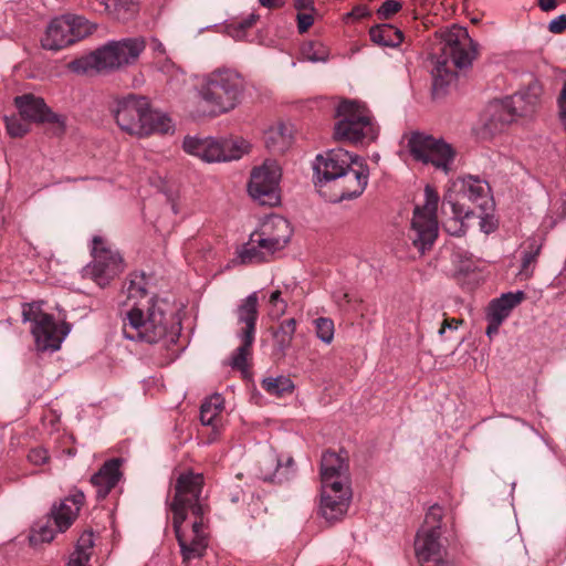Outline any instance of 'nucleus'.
<instances>
[{"mask_svg":"<svg viewBox=\"0 0 566 566\" xmlns=\"http://www.w3.org/2000/svg\"><path fill=\"white\" fill-rule=\"evenodd\" d=\"M452 211H453L454 218L451 220H448L444 223V228L449 233H451L453 235H461L462 233H464V230H463V223L460 222L459 220L462 218H470L471 216L474 214V211L470 210V209H464L463 205H460V203H452Z\"/></svg>","mask_w":566,"mask_h":566,"instance_id":"36","label":"nucleus"},{"mask_svg":"<svg viewBox=\"0 0 566 566\" xmlns=\"http://www.w3.org/2000/svg\"><path fill=\"white\" fill-rule=\"evenodd\" d=\"M441 36V54L432 71L436 90L449 84L454 78L457 69L471 65L478 53L476 43L463 27L454 24L444 30Z\"/></svg>","mask_w":566,"mask_h":566,"instance_id":"5","label":"nucleus"},{"mask_svg":"<svg viewBox=\"0 0 566 566\" xmlns=\"http://www.w3.org/2000/svg\"><path fill=\"white\" fill-rule=\"evenodd\" d=\"M304 60L310 62H325L328 59V49L319 42H308L301 50Z\"/></svg>","mask_w":566,"mask_h":566,"instance_id":"38","label":"nucleus"},{"mask_svg":"<svg viewBox=\"0 0 566 566\" xmlns=\"http://www.w3.org/2000/svg\"><path fill=\"white\" fill-rule=\"evenodd\" d=\"M258 19L259 15L251 13L247 18L233 21L227 27L228 33L235 40H243L245 36V31L252 28Z\"/></svg>","mask_w":566,"mask_h":566,"instance_id":"40","label":"nucleus"},{"mask_svg":"<svg viewBox=\"0 0 566 566\" xmlns=\"http://www.w3.org/2000/svg\"><path fill=\"white\" fill-rule=\"evenodd\" d=\"M262 388L272 396L283 397L294 390L293 381L286 376L268 377L262 380Z\"/></svg>","mask_w":566,"mask_h":566,"instance_id":"34","label":"nucleus"},{"mask_svg":"<svg viewBox=\"0 0 566 566\" xmlns=\"http://www.w3.org/2000/svg\"><path fill=\"white\" fill-rule=\"evenodd\" d=\"M407 149L413 160L432 165L436 169L449 174L452 169L455 150L442 138H436L421 132L405 135Z\"/></svg>","mask_w":566,"mask_h":566,"instance_id":"12","label":"nucleus"},{"mask_svg":"<svg viewBox=\"0 0 566 566\" xmlns=\"http://www.w3.org/2000/svg\"><path fill=\"white\" fill-rule=\"evenodd\" d=\"M486 317H488L486 335L489 337H492L493 335L497 334L499 328L503 322L500 321V318H494L490 315H486Z\"/></svg>","mask_w":566,"mask_h":566,"instance_id":"54","label":"nucleus"},{"mask_svg":"<svg viewBox=\"0 0 566 566\" xmlns=\"http://www.w3.org/2000/svg\"><path fill=\"white\" fill-rule=\"evenodd\" d=\"M241 340L240 346L234 350L231 357V366L238 370H244L248 367V360L252 356V346L255 336L238 334Z\"/></svg>","mask_w":566,"mask_h":566,"instance_id":"32","label":"nucleus"},{"mask_svg":"<svg viewBox=\"0 0 566 566\" xmlns=\"http://www.w3.org/2000/svg\"><path fill=\"white\" fill-rule=\"evenodd\" d=\"M128 308L122 312V329L125 338L156 344L161 340L176 343L180 325L172 317L168 301L147 297L144 276L135 275L127 286Z\"/></svg>","mask_w":566,"mask_h":566,"instance_id":"2","label":"nucleus"},{"mask_svg":"<svg viewBox=\"0 0 566 566\" xmlns=\"http://www.w3.org/2000/svg\"><path fill=\"white\" fill-rule=\"evenodd\" d=\"M538 6L543 11H551L556 8V0H538Z\"/></svg>","mask_w":566,"mask_h":566,"instance_id":"57","label":"nucleus"},{"mask_svg":"<svg viewBox=\"0 0 566 566\" xmlns=\"http://www.w3.org/2000/svg\"><path fill=\"white\" fill-rule=\"evenodd\" d=\"M322 488L350 486L347 453L326 451L321 460Z\"/></svg>","mask_w":566,"mask_h":566,"instance_id":"18","label":"nucleus"},{"mask_svg":"<svg viewBox=\"0 0 566 566\" xmlns=\"http://www.w3.org/2000/svg\"><path fill=\"white\" fill-rule=\"evenodd\" d=\"M416 555L419 563L440 560L446 556V548L441 542V532L420 528L415 542Z\"/></svg>","mask_w":566,"mask_h":566,"instance_id":"22","label":"nucleus"},{"mask_svg":"<svg viewBox=\"0 0 566 566\" xmlns=\"http://www.w3.org/2000/svg\"><path fill=\"white\" fill-rule=\"evenodd\" d=\"M462 323L461 319H457V318H444L441 323V326L438 331V334L440 336H443L444 333H446V329L449 328V329H458L459 325Z\"/></svg>","mask_w":566,"mask_h":566,"instance_id":"53","label":"nucleus"},{"mask_svg":"<svg viewBox=\"0 0 566 566\" xmlns=\"http://www.w3.org/2000/svg\"><path fill=\"white\" fill-rule=\"evenodd\" d=\"M118 127L137 137H146L151 134L174 133L171 118L159 111L153 109L147 97L128 94L117 99L112 109Z\"/></svg>","mask_w":566,"mask_h":566,"instance_id":"4","label":"nucleus"},{"mask_svg":"<svg viewBox=\"0 0 566 566\" xmlns=\"http://www.w3.org/2000/svg\"><path fill=\"white\" fill-rule=\"evenodd\" d=\"M559 118L566 129V82L558 96Z\"/></svg>","mask_w":566,"mask_h":566,"instance_id":"52","label":"nucleus"},{"mask_svg":"<svg viewBox=\"0 0 566 566\" xmlns=\"http://www.w3.org/2000/svg\"><path fill=\"white\" fill-rule=\"evenodd\" d=\"M525 297L524 292L505 293L501 297L493 300L490 303L488 315L500 318L504 322L509 317L511 311L517 306Z\"/></svg>","mask_w":566,"mask_h":566,"instance_id":"28","label":"nucleus"},{"mask_svg":"<svg viewBox=\"0 0 566 566\" xmlns=\"http://www.w3.org/2000/svg\"><path fill=\"white\" fill-rule=\"evenodd\" d=\"M248 144L242 139H217L213 137L187 136L184 139V150L207 163L230 161L239 159L248 151Z\"/></svg>","mask_w":566,"mask_h":566,"instance_id":"14","label":"nucleus"},{"mask_svg":"<svg viewBox=\"0 0 566 566\" xmlns=\"http://www.w3.org/2000/svg\"><path fill=\"white\" fill-rule=\"evenodd\" d=\"M294 464V460L292 458H289L287 461H286V465L290 467V465H293Z\"/></svg>","mask_w":566,"mask_h":566,"instance_id":"60","label":"nucleus"},{"mask_svg":"<svg viewBox=\"0 0 566 566\" xmlns=\"http://www.w3.org/2000/svg\"><path fill=\"white\" fill-rule=\"evenodd\" d=\"M259 1H260L261 6L269 8V9H274V8L283 7L286 0H259Z\"/></svg>","mask_w":566,"mask_h":566,"instance_id":"56","label":"nucleus"},{"mask_svg":"<svg viewBox=\"0 0 566 566\" xmlns=\"http://www.w3.org/2000/svg\"><path fill=\"white\" fill-rule=\"evenodd\" d=\"M120 460L111 459L92 478L91 482L96 488L97 496L104 499L120 479Z\"/></svg>","mask_w":566,"mask_h":566,"instance_id":"23","label":"nucleus"},{"mask_svg":"<svg viewBox=\"0 0 566 566\" xmlns=\"http://www.w3.org/2000/svg\"><path fill=\"white\" fill-rule=\"evenodd\" d=\"M314 19L311 13H297V29L300 33H305L313 24Z\"/></svg>","mask_w":566,"mask_h":566,"instance_id":"50","label":"nucleus"},{"mask_svg":"<svg viewBox=\"0 0 566 566\" xmlns=\"http://www.w3.org/2000/svg\"><path fill=\"white\" fill-rule=\"evenodd\" d=\"M438 192L433 187L427 185L424 188V203L415 207L411 227L408 233L412 245L421 254L430 250L438 238Z\"/></svg>","mask_w":566,"mask_h":566,"instance_id":"11","label":"nucleus"},{"mask_svg":"<svg viewBox=\"0 0 566 566\" xmlns=\"http://www.w3.org/2000/svg\"><path fill=\"white\" fill-rule=\"evenodd\" d=\"M70 325L65 322L57 324L53 316L40 325H32L31 332L35 339L36 348L41 352L57 350L65 336L70 333Z\"/></svg>","mask_w":566,"mask_h":566,"instance_id":"20","label":"nucleus"},{"mask_svg":"<svg viewBox=\"0 0 566 566\" xmlns=\"http://www.w3.org/2000/svg\"><path fill=\"white\" fill-rule=\"evenodd\" d=\"M14 105L23 120L55 124L61 128L65 125V118L53 113L42 97L23 94L14 98Z\"/></svg>","mask_w":566,"mask_h":566,"instance_id":"17","label":"nucleus"},{"mask_svg":"<svg viewBox=\"0 0 566 566\" xmlns=\"http://www.w3.org/2000/svg\"><path fill=\"white\" fill-rule=\"evenodd\" d=\"M224 408V400L219 394H214L207 398L200 408V420L203 426L212 427L218 432L222 427L221 413Z\"/></svg>","mask_w":566,"mask_h":566,"instance_id":"25","label":"nucleus"},{"mask_svg":"<svg viewBox=\"0 0 566 566\" xmlns=\"http://www.w3.org/2000/svg\"><path fill=\"white\" fill-rule=\"evenodd\" d=\"M401 9V4L396 0L385 1L377 10L379 18L389 19Z\"/></svg>","mask_w":566,"mask_h":566,"instance_id":"47","label":"nucleus"},{"mask_svg":"<svg viewBox=\"0 0 566 566\" xmlns=\"http://www.w3.org/2000/svg\"><path fill=\"white\" fill-rule=\"evenodd\" d=\"M265 145L270 150L284 151L289 145L286 136L282 132V127L271 128L265 133Z\"/></svg>","mask_w":566,"mask_h":566,"instance_id":"41","label":"nucleus"},{"mask_svg":"<svg viewBox=\"0 0 566 566\" xmlns=\"http://www.w3.org/2000/svg\"><path fill=\"white\" fill-rule=\"evenodd\" d=\"M443 517V510L439 505H432L424 517V522L421 528H427L428 532L431 530H437L441 532V522Z\"/></svg>","mask_w":566,"mask_h":566,"instance_id":"43","label":"nucleus"},{"mask_svg":"<svg viewBox=\"0 0 566 566\" xmlns=\"http://www.w3.org/2000/svg\"><path fill=\"white\" fill-rule=\"evenodd\" d=\"M102 10L118 21L130 20L138 10L133 0H99Z\"/></svg>","mask_w":566,"mask_h":566,"instance_id":"30","label":"nucleus"},{"mask_svg":"<svg viewBox=\"0 0 566 566\" xmlns=\"http://www.w3.org/2000/svg\"><path fill=\"white\" fill-rule=\"evenodd\" d=\"M369 36L375 44L386 48H397L403 41L402 31L388 23L371 27Z\"/></svg>","mask_w":566,"mask_h":566,"instance_id":"26","label":"nucleus"},{"mask_svg":"<svg viewBox=\"0 0 566 566\" xmlns=\"http://www.w3.org/2000/svg\"><path fill=\"white\" fill-rule=\"evenodd\" d=\"M489 185L478 178L469 177L463 182L462 198L476 205L484 212L489 198Z\"/></svg>","mask_w":566,"mask_h":566,"instance_id":"27","label":"nucleus"},{"mask_svg":"<svg viewBox=\"0 0 566 566\" xmlns=\"http://www.w3.org/2000/svg\"><path fill=\"white\" fill-rule=\"evenodd\" d=\"M92 262L82 273L83 277L91 279L99 287H106L112 280L124 271V260L112 243L102 235L92 239Z\"/></svg>","mask_w":566,"mask_h":566,"instance_id":"13","label":"nucleus"},{"mask_svg":"<svg viewBox=\"0 0 566 566\" xmlns=\"http://www.w3.org/2000/svg\"><path fill=\"white\" fill-rule=\"evenodd\" d=\"M254 232L250 235L249 242L243 247L240 252V258L243 263H260L268 261V256L272 255V251L261 248L258 241H253Z\"/></svg>","mask_w":566,"mask_h":566,"instance_id":"33","label":"nucleus"},{"mask_svg":"<svg viewBox=\"0 0 566 566\" xmlns=\"http://www.w3.org/2000/svg\"><path fill=\"white\" fill-rule=\"evenodd\" d=\"M150 45L155 53L165 54V46L159 40L151 39Z\"/></svg>","mask_w":566,"mask_h":566,"instance_id":"58","label":"nucleus"},{"mask_svg":"<svg viewBox=\"0 0 566 566\" xmlns=\"http://www.w3.org/2000/svg\"><path fill=\"white\" fill-rule=\"evenodd\" d=\"M51 314L44 313L41 303H25L22 305V317L24 322H31L32 325H40L51 317Z\"/></svg>","mask_w":566,"mask_h":566,"instance_id":"39","label":"nucleus"},{"mask_svg":"<svg viewBox=\"0 0 566 566\" xmlns=\"http://www.w3.org/2000/svg\"><path fill=\"white\" fill-rule=\"evenodd\" d=\"M55 536V531L50 525H41L38 531H33L30 536L32 544L50 543Z\"/></svg>","mask_w":566,"mask_h":566,"instance_id":"46","label":"nucleus"},{"mask_svg":"<svg viewBox=\"0 0 566 566\" xmlns=\"http://www.w3.org/2000/svg\"><path fill=\"white\" fill-rule=\"evenodd\" d=\"M314 171L319 192L333 202L357 198L368 184V167L343 148L318 155Z\"/></svg>","mask_w":566,"mask_h":566,"instance_id":"3","label":"nucleus"},{"mask_svg":"<svg viewBox=\"0 0 566 566\" xmlns=\"http://www.w3.org/2000/svg\"><path fill=\"white\" fill-rule=\"evenodd\" d=\"M549 32L560 34L566 30V14L558 15L548 24Z\"/></svg>","mask_w":566,"mask_h":566,"instance_id":"51","label":"nucleus"},{"mask_svg":"<svg viewBox=\"0 0 566 566\" xmlns=\"http://www.w3.org/2000/svg\"><path fill=\"white\" fill-rule=\"evenodd\" d=\"M146 48L143 36L109 41L83 59L70 63L73 71L88 67L97 71H114L135 64Z\"/></svg>","mask_w":566,"mask_h":566,"instance_id":"7","label":"nucleus"},{"mask_svg":"<svg viewBox=\"0 0 566 566\" xmlns=\"http://www.w3.org/2000/svg\"><path fill=\"white\" fill-rule=\"evenodd\" d=\"M541 253V245L535 240L528 243L527 249L523 252L521 275L530 277L533 274L534 266Z\"/></svg>","mask_w":566,"mask_h":566,"instance_id":"37","label":"nucleus"},{"mask_svg":"<svg viewBox=\"0 0 566 566\" xmlns=\"http://www.w3.org/2000/svg\"><path fill=\"white\" fill-rule=\"evenodd\" d=\"M84 500V493L75 489L59 504L53 505L50 516L59 532H65L74 523Z\"/></svg>","mask_w":566,"mask_h":566,"instance_id":"21","label":"nucleus"},{"mask_svg":"<svg viewBox=\"0 0 566 566\" xmlns=\"http://www.w3.org/2000/svg\"><path fill=\"white\" fill-rule=\"evenodd\" d=\"M295 331L296 321L294 318H289L283 321L279 329L274 333L275 344L282 353L290 347Z\"/></svg>","mask_w":566,"mask_h":566,"instance_id":"35","label":"nucleus"},{"mask_svg":"<svg viewBox=\"0 0 566 566\" xmlns=\"http://www.w3.org/2000/svg\"><path fill=\"white\" fill-rule=\"evenodd\" d=\"M281 169L274 160H265L261 167L251 172L248 190L250 196L261 205L275 206L279 200V181Z\"/></svg>","mask_w":566,"mask_h":566,"instance_id":"15","label":"nucleus"},{"mask_svg":"<svg viewBox=\"0 0 566 566\" xmlns=\"http://www.w3.org/2000/svg\"><path fill=\"white\" fill-rule=\"evenodd\" d=\"M294 7L300 12L302 10H310V11H312L314 9L313 8V0H295Z\"/></svg>","mask_w":566,"mask_h":566,"instance_id":"55","label":"nucleus"},{"mask_svg":"<svg viewBox=\"0 0 566 566\" xmlns=\"http://www.w3.org/2000/svg\"><path fill=\"white\" fill-rule=\"evenodd\" d=\"M205 478L186 471L179 474L169 503L172 527L180 547L182 563L201 558L209 545V513L207 496H202Z\"/></svg>","mask_w":566,"mask_h":566,"instance_id":"1","label":"nucleus"},{"mask_svg":"<svg viewBox=\"0 0 566 566\" xmlns=\"http://www.w3.org/2000/svg\"><path fill=\"white\" fill-rule=\"evenodd\" d=\"M243 92L241 76L229 69H218L207 74L198 86V95L206 104L205 116H219L232 111Z\"/></svg>","mask_w":566,"mask_h":566,"instance_id":"6","label":"nucleus"},{"mask_svg":"<svg viewBox=\"0 0 566 566\" xmlns=\"http://www.w3.org/2000/svg\"><path fill=\"white\" fill-rule=\"evenodd\" d=\"M352 499L350 486L322 488L321 515L327 522H335L342 518Z\"/></svg>","mask_w":566,"mask_h":566,"instance_id":"19","label":"nucleus"},{"mask_svg":"<svg viewBox=\"0 0 566 566\" xmlns=\"http://www.w3.org/2000/svg\"><path fill=\"white\" fill-rule=\"evenodd\" d=\"M6 128L11 137H22L29 132V125L22 117H6Z\"/></svg>","mask_w":566,"mask_h":566,"instance_id":"44","label":"nucleus"},{"mask_svg":"<svg viewBox=\"0 0 566 566\" xmlns=\"http://www.w3.org/2000/svg\"><path fill=\"white\" fill-rule=\"evenodd\" d=\"M420 564L421 566H451L444 557H442L440 560H432L431 563Z\"/></svg>","mask_w":566,"mask_h":566,"instance_id":"59","label":"nucleus"},{"mask_svg":"<svg viewBox=\"0 0 566 566\" xmlns=\"http://www.w3.org/2000/svg\"><path fill=\"white\" fill-rule=\"evenodd\" d=\"M292 237L290 222L281 216H271L254 232L253 241L275 253L285 248Z\"/></svg>","mask_w":566,"mask_h":566,"instance_id":"16","label":"nucleus"},{"mask_svg":"<svg viewBox=\"0 0 566 566\" xmlns=\"http://www.w3.org/2000/svg\"><path fill=\"white\" fill-rule=\"evenodd\" d=\"M241 340L240 346L234 350L231 357V366L238 370H244L248 367V360L252 356V346L255 336L238 334Z\"/></svg>","mask_w":566,"mask_h":566,"instance_id":"31","label":"nucleus"},{"mask_svg":"<svg viewBox=\"0 0 566 566\" xmlns=\"http://www.w3.org/2000/svg\"><path fill=\"white\" fill-rule=\"evenodd\" d=\"M369 15L370 10L366 4H357L346 14L345 19L360 20Z\"/></svg>","mask_w":566,"mask_h":566,"instance_id":"49","label":"nucleus"},{"mask_svg":"<svg viewBox=\"0 0 566 566\" xmlns=\"http://www.w3.org/2000/svg\"><path fill=\"white\" fill-rule=\"evenodd\" d=\"M28 460L34 465H41L48 462V451L41 447L31 449L28 454Z\"/></svg>","mask_w":566,"mask_h":566,"instance_id":"48","label":"nucleus"},{"mask_svg":"<svg viewBox=\"0 0 566 566\" xmlns=\"http://www.w3.org/2000/svg\"><path fill=\"white\" fill-rule=\"evenodd\" d=\"M94 547V534L85 531L77 539L75 551L70 556L69 566H91L90 559Z\"/></svg>","mask_w":566,"mask_h":566,"instance_id":"29","label":"nucleus"},{"mask_svg":"<svg viewBox=\"0 0 566 566\" xmlns=\"http://www.w3.org/2000/svg\"><path fill=\"white\" fill-rule=\"evenodd\" d=\"M334 138L349 144H369L377 139L379 127L370 111L356 101L343 99L336 107Z\"/></svg>","mask_w":566,"mask_h":566,"instance_id":"8","label":"nucleus"},{"mask_svg":"<svg viewBox=\"0 0 566 566\" xmlns=\"http://www.w3.org/2000/svg\"><path fill=\"white\" fill-rule=\"evenodd\" d=\"M317 337L331 344L334 339V322L327 317H318L314 321Z\"/></svg>","mask_w":566,"mask_h":566,"instance_id":"42","label":"nucleus"},{"mask_svg":"<svg viewBox=\"0 0 566 566\" xmlns=\"http://www.w3.org/2000/svg\"><path fill=\"white\" fill-rule=\"evenodd\" d=\"M238 324L242 325L238 334L255 336L256 322L259 317V297L258 293L253 292L247 296L235 311Z\"/></svg>","mask_w":566,"mask_h":566,"instance_id":"24","label":"nucleus"},{"mask_svg":"<svg viewBox=\"0 0 566 566\" xmlns=\"http://www.w3.org/2000/svg\"><path fill=\"white\" fill-rule=\"evenodd\" d=\"M270 312L269 315L272 318H280L286 311L287 304L281 297V292L279 290L274 291L270 295Z\"/></svg>","mask_w":566,"mask_h":566,"instance_id":"45","label":"nucleus"},{"mask_svg":"<svg viewBox=\"0 0 566 566\" xmlns=\"http://www.w3.org/2000/svg\"><path fill=\"white\" fill-rule=\"evenodd\" d=\"M543 88L538 81L533 80L528 85L514 95L490 104L485 128L491 134L502 132L517 117L532 115L539 104Z\"/></svg>","mask_w":566,"mask_h":566,"instance_id":"9","label":"nucleus"},{"mask_svg":"<svg viewBox=\"0 0 566 566\" xmlns=\"http://www.w3.org/2000/svg\"><path fill=\"white\" fill-rule=\"evenodd\" d=\"M97 25L83 15L62 14L50 21L41 45L44 50L60 51L90 36Z\"/></svg>","mask_w":566,"mask_h":566,"instance_id":"10","label":"nucleus"}]
</instances>
